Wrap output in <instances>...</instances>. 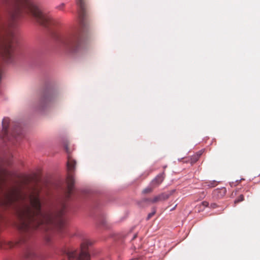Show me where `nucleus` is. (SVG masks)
<instances>
[{"mask_svg":"<svg viewBox=\"0 0 260 260\" xmlns=\"http://www.w3.org/2000/svg\"><path fill=\"white\" fill-rule=\"evenodd\" d=\"M12 7L11 20L8 24L0 16V55L7 62H12L13 51L17 42L14 32L16 21L24 14L32 16L41 25L49 27L55 24L50 16L43 13L36 0H3Z\"/></svg>","mask_w":260,"mask_h":260,"instance_id":"f257e3e1","label":"nucleus"},{"mask_svg":"<svg viewBox=\"0 0 260 260\" xmlns=\"http://www.w3.org/2000/svg\"><path fill=\"white\" fill-rule=\"evenodd\" d=\"M30 205H24L17 210L19 219L18 228L24 233L21 237V243H24L26 237L32 230L40 229L47 231L52 226L61 228L65 223L63 215L66 206L62 204L61 209L55 213H44L41 210L39 192L34 190L29 196Z\"/></svg>","mask_w":260,"mask_h":260,"instance_id":"f03ea898","label":"nucleus"},{"mask_svg":"<svg viewBox=\"0 0 260 260\" xmlns=\"http://www.w3.org/2000/svg\"><path fill=\"white\" fill-rule=\"evenodd\" d=\"M79 8L78 19L80 27L76 30L57 37L59 45L70 52L80 50L82 43V34L88 26L86 19V0H76Z\"/></svg>","mask_w":260,"mask_h":260,"instance_id":"7ed1b4c3","label":"nucleus"},{"mask_svg":"<svg viewBox=\"0 0 260 260\" xmlns=\"http://www.w3.org/2000/svg\"><path fill=\"white\" fill-rule=\"evenodd\" d=\"M63 254L67 260H90V255L84 244L81 245L80 250L68 248L63 252Z\"/></svg>","mask_w":260,"mask_h":260,"instance_id":"20e7f679","label":"nucleus"},{"mask_svg":"<svg viewBox=\"0 0 260 260\" xmlns=\"http://www.w3.org/2000/svg\"><path fill=\"white\" fill-rule=\"evenodd\" d=\"M75 166V160L71 157H69L67 162L69 175L67 179V189L66 193V197L67 199H69L73 191L75 181L73 176L71 175V173L74 171Z\"/></svg>","mask_w":260,"mask_h":260,"instance_id":"39448f33","label":"nucleus"},{"mask_svg":"<svg viewBox=\"0 0 260 260\" xmlns=\"http://www.w3.org/2000/svg\"><path fill=\"white\" fill-rule=\"evenodd\" d=\"M174 192L175 190H172L170 191L169 193H162L158 196H155L153 198L144 199L142 200V202L143 203H156L158 202L164 201L169 199Z\"/></svg>","mask_w":260,"mask_h":260,"instance_id":"423d86ee","label":"nucleus"},{"mask_svg":"<svg viewBox=\"0 0 260 260\" xmlns=\"http://www.w3.org/2000/svg\"><path fill=\"white\" fill-rule=\"evenodd\" d=\"M24 258L26 260H44V255L37 253L35 250L31 248H27L24 253Z\"/></svg>","mask_w":260,"mask_h":260,"instance_id":"0eeeda50","label":"nucleus"},{"mask_svg":"<svg viewBox=\"0 0 260 260\" xmlns=\"http://www.w3.org/2000/svg\"><path fill=\"white\" fill-rule=\"evenodd\" d=\"M53 95L49 91H46L41 96L40 105L41 108H43L49 104L53 100Z\"/></svg>","mask_w":260,"mask_h":260,"instance_id":"6e6552de","label":"nucleus"},{"mask_svg":"<svg viewBox=\"0 0 260 260\" xmlns=\"http://www.w3.org/2000/svg\"><path fill=\"white\" fill-rule=\"evenodd\" d=\"M10 120L9 118H4L2 122V137L3 138H7L8 137V127L10 124Z\"/></svg>","mask_w":260,"mask_h":260,"instance_id":"1a4fd4ad","label":"nucleus"},{"mask_svg":"<svg viewBox=\"0 0 260 260\" xmlns=\"http://www.w3.org/2000/svg\"><path fill=\"white\" fill-rule=\"evenodd\" d=\"M165 178V174H159L151 182V185L153 187L158 186L161 183Z\"/></svg>","mask_w":260,"mask_h":260,"instance_id":"9d476101","label":"nucleus"},{"mask_svg":"<svg viewBox=\"0 0 260 260\" xmlns=\"http://www.w3.org/2000/svg\"><path fill=\"white\" fill-rule=\"evenodd\" d=\"M226 192V190L225 188L216 189L214 190V194L216 195L218 198H222L225 194Z\"/></svg>","mask_w":260,"mask_h":260,"instance_id":"9b49d317","label":"nucleus"},{"mask_svg":"<svg viewBox=\"0 0 260 260\" xmlns=\"http://www.w3.org/2000/svg\"><path fill=\"white\" fill-rule=\"evenodd\" d=\"M14 194H11L9 196L8 198V202L9 203H12L15 200H17V198H19V196H20L18 192H17L16 191H14V192L13 193Z\"/></svg>","mask_w":260,"mask_h":260,"instance_id":"f8f14e48","label":"nucleus"},{"mask_svg":"<svg viewBox=\"0 0 260 260\" xmlns=\"http://www.w3.org/2000/svg\"><path fill=\"white\" fill-rule=\"evenodd\" d=\"M21 129L19 126L17 125L16 127L14 128L12 132V135L14 137H16L20 134Z\"/></svg>","mask_w":260,"mask_h":260,"instance_id":"ddd939ff","label":"nucleus"},{"mask_svg":"<svg viewBox=\"0 0 260 260\" xmlns=\"http://www.w3.org/2000/svg\"><path fill=\"white\" fill-rule=\"evenodd\" d=\"M154 188L153 186L151 185V184H150V186L148 187L145 188L143 190V193H148L152 191L153 189Z\"/></svg>","mask_w":260,"mask_h":260,"instance_id":"4468645a","label":"nucleus"},{"mask_svg":"<svg viewBox=\"0 0 260 260\" xmlns=\"http://www.w3.org/2000/svg\"><path fill=\"white\" fill-rule=\"evenodd\" d=\"M209 205L208 202L206 201L203 202L201 204L199 205V208H200V210H203L205 207H208Z\"/></svg>","mask_w":260,"mask_h":260,"instance_id":"2eb2a0df","label":"nucleus"},{"mask_svg":"<svg viewBox=\"0 0 260 260\" xmlns=\"http://www.w3.org/2000/svg\"><path fill=\"white\" fill-rule=\"evenodd\" d=\"M199 158L198 157V156H196L195 155L192 156V157L190 159V162L191 164H193L196 163Z\"/></svg>","mask_w":260,"mask_h":260,"instance_id":"dca6fc26","label":"nucleus"},{"mask_svg":"<svg viewBox=\"0 0 260 260\" xmlns=\"http://www.w3.org/2000/svg\"><path fill=\"white\" fill-rule=\"evenodd\" d=\"M244 196L243 194H241L237 199L235 200L234 202L235 204H237L240 202H242L244 200Z\"/></svg>","mask_w":260,"mask_h":260,"instance_id":"f3484780","label":"nucleus"},{"mask_svg":"<svg viewBox=\"0 0 260 260\" xmlns=\"http://www.w3.org/2000/svg\"><path fill=\"white\" fill-rule=\"evenodd\" d=\"M155 212H156L155 209H153V211L151 213H150L148 215L147 217V220L150 219L155 214Z\"/></svg>","mask_w":260,"mask_h":260,"instance_id":"a211bd4d","label":"nucleus"},{"mask_svg":"<svg viewBox=\"0 0 260 260\" xmlns=\"http://www.w3.org/2000/svg\"><path fill=\"white\" fill-rule=\"evenodd\" d=\"M207 183V186H208L209 187H213L215 186V185H216V182L215 181H213L212 182Z\"/></svg>","mask_w":260,"mask_h":260,"instance_id":"6ab92c4d","label":"nucleus"},{"mask_svg":"<svg viewBox=\"0 0 260 260\" xmlns=\"http://www.w3.org/2000/svg\"><path fill=\"white\" fill-rule=\"evenodd\" d=\"M203 150H200L199 151H198V152L196 153V154H194L196 156H198V157L199 158L202 155V154H203Z\"/></svg>","mask_w":260,"mask_h":260,"instance_id":"aec40b11","label":"nucleus"},{"mask_svg":"<svg viewBox=\"0 0 260 260\" xmlns=\"http://www.w3.org/2000/svg\"><path fill=\"white\" fill-rule=\"evenodd\" d=\"M210 207L214 209L217 207V205L215 203H212L211 204Z\"/></svg>","mask_w":260,"mask_h":260,"instance_id":"412c9836","label":"nucleus"},{"mask_svg":"<svg viewBox=\"0 0 260 260\" xmlns=\"http://www.w3.org/2000/svg\"><path fill=\"white\" fill-rule=\"evenodd\" d=\"M64 6V4H61L59 6V8L60 9L63 8Z\"/></svg>","mask_w":260,"mask_h":260,"instance_id":"4be33fe9","label":"nucleus"},{"mask_svg":"<svg viewBox=\"0 0 260 260\" xmlns=\"http://www.w3.org/2000/svg\"><path fill=\"white\" fill-rule=\"evenodd\" d=\"M137 234L134 235L133 237L132 240H134L137 237Z\"/></svg>","mask_w":260,"mask_h":260,"instance_id":"5701e85b","label":"nucleus"},{"mask_svg":"<svg viewBox=\"0 0 260 260\" xmlns=\"http://www.w3.org/2000/svg\"><path fill=\"white\" fill-rule=\"evenodd\" d=\"M130 260H138V258H132Z\"/></svg>","mask_w":260,"mask_h":260,"instance_id":"b1692460","label":"nucleus"}]
</instances>
